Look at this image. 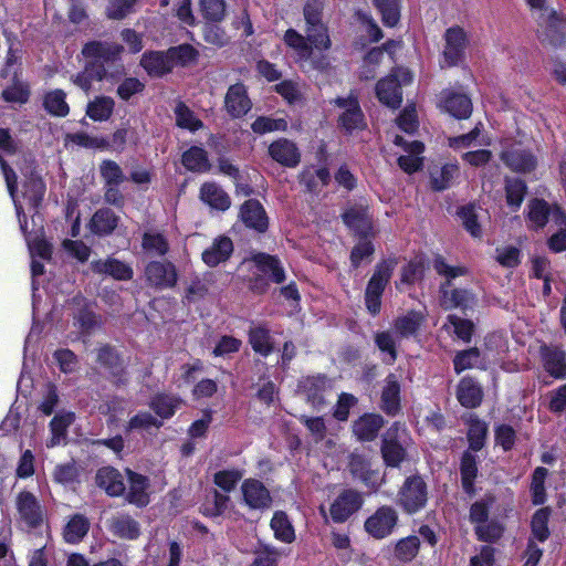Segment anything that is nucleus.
<instances>
[{"label":"nucleus","instance_id":"9d476101","mask_svg":"<svg viewBox=\"0 0 566 566\" xmlns=\"http://www.w3.org/2000/svg\"><path fill=\"white\" fill-rule=\"evenodd\" d=\"M394 143L397 146L402 147L406 155H401L398 158L399 167L407 174H412L421 169L423 158L421 154L423 153L424 146L422 143L418 140L407 142L401 136H396Z\"/></svg>","mask_w":566,"mask_h":566},{"label":"nucleus","instance_id":"473e14b6","mask_svg":"<svg viewBox=\"0 0 566 566\" xmlns=\"http://www.w3.org/2000/svg\"><path fill=\"white\" fill-rule=\"evenodd\" d=\"M200 198L211 208L222 211L227 210L231 203L229 196L213 182L202 185L200 189Z\"/></svg>","mask_w":566,"mask_h":566},{"label":"nucleus","instance_id":"3c124183","mask_svg":"<svg viewBox=\"0 0 566 566\" xmlns=\"http://www.w3.org/2000/svg\"><path fill=\"white\" fill-rule=\"evenodd\" d=\"M505 190L507 205L514 210L518 209L526 193L524 181L517 178L507 179Z\"/></svg>","mask_w":566,"mask_h":566},{"label":"nucleus","instance_id":"e2e57ef3","mask_svg":"<svg viewBox=\"0 0 566 566\" xmlns=\"http://www.w3.org/2000/svg\"><path fill=\"white\" fill-rule=\"evenodd\" d=\"M419 538L417 536H408L400 539L396 545V556L403 562L411 560L418 553Z\"/></svg>","mask_w":566,"mask_h":566},{"label":"nucleus","instance_id":"6e6d98bb","mask_svg":"<svg viewBox=\"0 0 566 566\" xmlns=\"http://www.w3.org/2000/svg\"><path fill=\"white\" fill-rule=\"evenodd\" d=\"M202 17L211 22H220L226 15L224 0H200Z\"/></svg>","mask_w":566,"mask_h":566},{"label":"nucleus","instance_id":"ddd939ff","mask_svg":"<svg viewBox=\"0 0 566 566\" xmlns=\"http://www.w3.org/2000/svg\"><path fill=\"white\" fill-rule=\"evenodd\" d=\"M345 224L361 237L373 234V221L368 213V208L363 205L349 207L343 213Z\"/></svg>","mask_w":566,"mask_h":566},{"label":"nucleus","instance_id":"aec40b11","mask_svg":"<svg viewBox=\"0 0 566 566\" xmlns=\"http://www.w3.org/2000/svg\"><path fill=\"white\" fill-rule=\"evenodd\" d=\"M545 370L555 378H566V353L558 347L544 346L541 349Z\"/></svg>","mask_w":566,"mask_h":566},{"label":"nucleus","instance_id":"5701e85b","mask_svg":"<svg viewBox=\"0 0 566 566\" xmlns=\"http://www.w3.org/2000/svg\"><path fill=\"white\" fill-rule=\"evenodd\" d=\"M398 430V427L390 428L386 432L382 441V458L385 462L390 467H398L406 455L405 449L396 440Z\"/></svg>","mask_w":566,"mask_h":566},{"label":"nucleus","instance_id":"2eb2a0df","mask_svg":"<svg viewBox=\"0 0 566 566\" xmlns=\"http://www.w3.org/2000/svg\"><path fill=\"white\" fill-rule=\"evenodd\" d=\"M241 492L245 504L251 509H265L271 504L270 492L259 480H245L241 485Z\"/></svg>","mask_w":566,"mask_h":566},{"label":"nucleus","instance_id":"1a4fd4ad","mask_svg":"<svg viewBox=\"0 0 566 566\" xmlns=\"http://www.w3.org/2000/svg\"><path fill=\"white\" fill-rule=\"evenodd\" d=\"M334 103L343 109L339 115V124L346 132L353 133L365 128L364 115L355 96L338 97Z\"/></svg>","mask_w":566,"mask_h":566},{"label":"nucleus","instance_id":"e433bc0d","mask_svg":"<svg viewBox=\"0 0 566 566\" xmlns=\"http://www.w3.org/2000/svg\"><path fill=\"white\" fill-rule=\"evenodd\" d=\"M458 166L452 164L432 168L430 172L432 188L436 190L447 189L458 176Z\"/></svg>","mask_w":566,"mask_h":566},{"label":"nucleus","instance_id":"58836bf2","mask_svg":"<svg viewBox=\"0 0 566 566\" xmlns=\"http://www.w3.org/2000/svg\"><path fill=\"white\" fill-rule=\"evenodd\" d=\"M271 528L279 541L292 543L295 538L294 528L284 512L274 513L271 520Z\"/></svg>","mask_w":566,"mask_h":566},{"label":"nucleus","instance_id":"b1692460","mask_svg":"<svg viewBox=\"0 0 566 566\" xmlns=\"http://www.w3.org/2000/svg\"><path fill=\"white\" fill-rule=\"evenodd\" d=\"M233 251V244L230 238L219 237L212 244L202 252V260L209 266H216L228 260Z\"/></svg>","mask_w":566,"mask_h":566},{"label":"nucleus","instance_id":"ea45409f","mask_svg":"<svg viewBox=\"0 0 566 566\" xmlns=\"http://www.w3.org/2000/svg\"><path fill=\"white\" fill-rule=\"evenodd\" d=\"M442 303L447 308H469L476 304V297L467 290L444 291Z\"/></svg>","mask_w":566,"mask_h":566},{"label":"nucleus","instance_id":"6e6552de","mask_svg":"<svg viewBox=\"0 0 566 566\" xmlns=\"http://www.w3.org/2000/svg\"><path fill=\"white\" fill-rule=\"evenodd\" d=\"M398 522L397 512L389 506L379 507L365 522L366 532L376 539L389 536Z\"/></svg>","mask_w":566,"mask_h":566},{"label":"nucleus","instance_id":"423d86ee","mask_svg":"<svg viewBox=\"0 0 566 566\" xmlns=\"http://www.w3.org/2000/svg\"><path fill=\"white\" fill-rule=\"evenodd\" d=\"M548 219L556 224H564L566 216L556 206L551 207L543 199H533L527 205V223L530 228H543Z\"/></svg>","mask_w":566,"mask_h":566},{"label":"nucleus","instance_id":"bb28decb","mask_svg":"<svg viewBox=\"0 0 566 566\" xmlns=\"http://www.w3.org/2000/svg\"><path fill=\"white\" fill-rule=\"evenodd\" d=\"M129 488L126 494V499L129 503L137 506H145L149 502V495L147 492L148 481L145 476L127 470Z\"/></svg>","mask_w":566,"mask_h":566},{"label":"nucleus","instance_id":"f704fd0d","mask_svg":"<svg viewBox=\"0 0 566 566\" xmlns=\"http://www.w3.org/2000/svg\"><path fill=\"white\" fill-rule=\"evenodd\" d=\"M283 40L284 43L296 53L300 60H312V46L307 43L306 36L294 29H289L286 30Z\"/></svg>","mask_w":566,"mask_h":566},{"label":"nucleus","instance_id":"393cba45","mask_svg":"<svg viewBox=\"0 0 566 566\" xmlns=\"http://www.w3.org/2000/svg\"><path fill=\"white\" fill-rule=\"evenodd\" d=\"M119 217L108 208L97 210L91 218L90 230L97 235H108L118 226Z\"/></svg>","mask_w":566,"mask_h":566},{"label":"nucleus","instance_id":"7ed1b4c3","mask_svg":"<svg viewBox=\"0 0 566 566\" xmlns=\"http://www.w3.org/2000/svg\"><path fill=\"white\" fill-rule=\"evenodd\" d=\"M412 81L411 73L403 67H398L391 75L382 78L376 86L378 99L392 108H397L402 102L401 87L410 84Z\"/></svg>","mask_w":566,"mask_h":566},{"label":"nucleus","instance_id":"a878e982","mask_svg":"<svg viewBox=\"0 0 566 566\" xmlns=\"http://www.w3.org/2000/svg\"><path fill=\"white\" fill-rule=\"evenodd\" d=\"M396 266V261L386 260L376 266V270L368 282L366 294L374 296H381L385 286L389 282L392 271Z\"/></svg>","mask_w":566,"mask_h":566},{"label":"nucleus","instance_id":"338daca9","mask_svg":"<svg viewBox=\"0 0 566 566\" xmlns=\"http://www.w3.org/2000/svg\"><path fill=\"white\" fill-rule=\"evenodd\" d=\"M241 479L239 470H223L214 474V483L226 492L232 491Z\"/></svg>","mask_w":566,"mask_h":566},{"label":"nucleus","instance_id":"4468645a","mask_svg":"<svg viewBox=\"0 0 566 566\" xmlns=\"http://www.w3.org/2000/svg\"><path fill=\"white\" fill-rule=\"evenodd\" d=\"M444 39V64L448 66L455 65L461 59L463 51L465 49L467 35L461 28L453 27L447 30Z\"/></svg>","mask_w":566,"mask_h":566},{"label":"nucleus","instance_id":"f03ea898","mask_svg":"<svg viewBox=\"0 0 566 566\" xmlns=\"http://www.w3.org/2000/svg\"><path fill=\"white\" fill-rule=\"evenodd\" d=\"M196 50L189 44L174 46L166 52L151 51L143 54L140 65L150 76H163L175 66L195 61Z\"/></svg>","mask_w":566,"mask_h":566},{"label":"nucleus","instance_id":"f257e3e1","mask_svg":"<svg viewBox=\"0 0 566 566\" xmlns=\"http://www.w3.org/2000/svg\"><path fill=\"white\" fill-rule=\"evenodd\" d=\"M124 48L116 43L93 41L86 43L82 50V54L87 60L85 70L77 74L73 82L84 92H88L92 86V80L101 81L105 75L104 62H108L117 57Z\"/></svg>","mask_w":566,"mask_h":566},{"label":"nucleus","instance_id":"774afa93","mask_svg":"<svg viewBox=\"0 0 566 566\" xmlns=\"http://www.w3.org/2000/svg\"><path fill=\"white\" fill-rule=\"evenodd\" d=\"M2 97L8 103L24 104L29 99L28 86L24 83L17 81L12 86L2 91Z\"/></svg>","mask_w":566,"mask_h":566},{"label":"nucleus","instance_id":"72a5a7b5","mask_svg":"<svg viewBox=\"0 0 566 566\" xmlns=\"http://www.w3.org/2000/svg\"><path fill=\"white\" fill-rule=\"evenodd\" d=\"M74 421L73 412H61L57 413L50 422L52 437L48 441L49 448L60 444L66 437L67 428Z\"/></svg>","mask_w":566,"mask_h":566},{"label":"nucleus","instance_id":"2f4dec72","mask_svg":"<svg viewBox=\"0 0 566 566\" xmlns=\"http://www.w3.org/2000/svg\"><path fill=\"white\" fill-rule=\"evenodd\" d=\"M305 33L307 43L312 46V53H314V51L323 52L331 49L332 40L328 29L323 22L311 25L306 24Z\"/></svg>","mask_w":566,"mask_h":566},{"label":"nucleus","instance_id":"c03bdc74","mask_svg":"<svg viewBox=\"0 0 566 566\" xmlns=\"http://www.w3.org/2000/svg\"><path fill=\"white\" fill-rule=\"evenodd\" d=\"M249 342L254 352L268 356L273 350L269 331L264 327L256 326L250 329Z\"/></svg>","mask_w":566,"mask_h":566},{"label":"nucleus","instance_id":"13d9d810","mask_svg":"<svg viewBox=\"0 0 566 566\" xmlns=\"http://www.w3.org/2000/svg\"><path fill=\"white\" fill-rule=\"evenodd\" d=\"M112 530L120 537L134 539L139 535L138 524L129 516H119L112 522Z\"/></svg>","mask_w":566,"mask_h":566},{"label":"nucleus","instance_id":"8fccbe9b","mask_svg":"<svg viewBox=\"0 0 566 566\" xmlns=\"http://www.w3.org/2000/svg\"><path fill=\"white\" fill-rule=\"evenodd\" d=\"M179 406L178 398L167 395H157L150 402V408L161 418L171 417Z\"/></svg>","mask_w":566,"mask_h":566},{"label":"nucleus","instance_id":"864d4df0","mask_svg":"<svg viewBox=\"0 0 566 566\" xmlns=\"http://www.w3.org/2000/svg\"><path fill=\"white\" fill-rule=\"evenodd\" d=\"M184 166L192 171H203L208 168L206 151L200 147H191L182 155Z\"/></svg>","mask_w":566,"mask_h":566},{"label":"nucleus","instance_id":"c85d7f7f","mask_svg":"<svg viewBox=\"0 0 566 566\" xmlns=\"http://www.w3.org/2000/svg\"><path fill=\"white\" fill-rule=\"evenodd\" d=\"M446 112L455 118H468L472 113L471 99L461 93H447L442 101Z\"/></svg>","mask_w":566,"mask_h":566},{"label":"nucleus","instance_id":"a18cd8bd","mask_svg":"<svg viewBox=\"0 0 566 566\" xmlns=\"http://www.w3.org/2000/svg\"><path fill=\"white\" fill-rule=\"evenodd\" d=\"M329 172L325 168H308L301 174V182L311 192H316L321 187L327 185Z\"/></svg>","mask_w":566,"mask_h":566},{"label":"nucleus","instance_id":"20e7f679","mask_svg":"<svg viewBox=\"0 0 566 566\" xmlns=\"http://www.w3.org/2000/svg\"><path fill=\"white\" fill-rule=\"evenodd\" d=\"M14 507L19 522L29 528H36L44 522L45 509L30 491H20L14 497Z\"/></svg>","mask_w":566,"mask_h":566},{"label":"nucleus","instance_id":"9b49d317","mask_svg":"<svg viewBox=\"0 0 566 566\" xmlns=\"http://www.w3.org/2000/svg\"><path fill=\"white\" fill-rule=\"evenodd\" d=\"M363 504L360 494L353 490L342 492L331 505V516L334 522L343 523L357 512Z\"/></svg>","mask_w":566,"mask_h":566},{"label":"nucleus","instance_id":"6ab92c4d","mask_svg":"<svg viewBox=\"0 0 566 566\" xmlns=\"http://www.w3.org/2000/svg\"><path fill=\"white\" fill-rule=\"evenodd\" d=\"M91 268L95 273L106 274L118 281H128L134 274L130 265L114 258L93 261Z\"/></svg>","mask_w":566,"mask_h":566},{"label":"nucleus","instance_id":"69168bd1","mask_svg":"<svg viewBox=\"0 0 566 566\" xmlns=\"http://www.w3.org/2000/svg\"><path fill=\"white\" fill-rule=\"evenodd\" d=\"M137 0H111L106 14L109 19L122 20L133 11Z\"/></svg>","mask_w":566,"mask_h":566},{"label":"nucleus","instance_id":"0e129e2a","mask_svg":"<svg viewBox=\"0 0 566 566\" xmlns=\"http://www.w3.org/2000/svg\"><path fill=\"white\" fill-rule=\"evenodd\" d=\"M488 427L481 420H472L468 431L470 448L474 451L482 449L486 437Z\"/></svg>","mask_w":566,"mask_h":566},{"label":"nucleus","instance_id":"c9c22d12","mask_svg":"<svg viewBox=\"0 0 566 566\" xmlns=\"http://www.w3.org/2000/svg\"><path fill=\"white\" fill-rule=\"evenodd\" d=\"M90 528V522L83 515H74L64 528V539L67 543L75 544L83 539Z\"/></svg>","mask_w":566,"mask_h":566},{"label":"nucleus","instance_id":"412c9836","mask_svg":"<svg viewBox=\"0 0 566 566\" xmlns=\"http://www.w3.org/2000/svg\"><path fill=\"white\" fill-rule=\"evenodd\" d=\"M240 218L247 227L259 232H263L268 228L265 211L256 200H248L242 205Z\"/></svg>","mask_w":566,"mask_h":566},{"label":"nucleus","instance_id":"a19ab883","mask_svg":"<svg viewBox=\"0 0 566 566\" xmlns=\"http://www.w3.org/2000/svg\"><path fill=\"white\" fill-rule=\"evenodd\" d=\"M114 109V101L111 97H97L87 105V116L96 122L107 120Z\"/></svg>","mask_w":566,"mask_h":566},{"label":"nucleus","instance_id":"49530a36","mask_svg":"<svg viewBox=\"0 0 566 566\" xmlns=\"http://www.w3.org/2000/svg\"><path fill=\"white\" fill-rule=\"evenodd\" d=\"M375 7L381 14V20L387 27H395L400 19L399 0H374Z\"/></svg>","mask_w":566,"mask_h":566},{"label":"nucleus","instance_id":"f3484780","mask_svg":"<svg viewBox=\"0 0 566 566\" xmlns=\"http://www.w3.org/2000/svg\"><path fill=\"white\" fill-rule=\"evenodd\" d=\"M269 155L273 160L286 167L297 166L301 159L296 145L285 138L272 143L269 146Z\"/></svg>","mask_w":566,"mask_h":566},{"label":"nucleus","instance_id":"7c9ffc66","mask_svg":"<svg viewBox=\"0 0 566 566\" xmlns=\"http://www.w3.org/2000/svg\"><path fill=\"white\" fill-rule=\"evenodd\" d=\"M400 407V385L394 374L387 376L381 394V408L389 415H395Z\"/></svg>","mask_w":566,"mask_h":566},{"label":"nucleus","instance_id":"4d7b16f0","mask_svg":"<svg viewBox=\"0 0 566 566\" xmlns=\"http://www.w3.org/2000/svg\"><path fill=\"white\" fill-rule=\"evenodd\" d=\"M99 172L106 186H118L125 180L122 168L114 160H104L99 166Z\"/></svg>","mask_w":566,"mask_h":566},{"label":"nucleus","instance_id":"680f3d73","mask_svg":"<svg viewBox=\"0 0 566 566\" xmlns=\"http://www.w3.org/2000/svg\"><path fill=\"white\" fill-rule=\"evenodd\" d=\"M67 139L85 148L92 149H106L109 147V143L104 137L91 136L86 133H75L67 136Z\"/></svg>","mask_w":566,"mask_h":566},{"label":"nucleus","instance_id":"79ce46f5","mask_svg":"<svg viewBox=\"0 0 566 566\" xmlns=\"http://www.w3.org/2000/svg\"><path fill=\"white\" fill-rule=\"evenodd\" d=\"M480 350L478 348H470L468 350L460 352L453 359L454 370L457 374L462 373L465 369L478 367L486 368V365L480 360Z\"/></svg>","mask_w":566,"mask_h":566},{"label":"nucleus","instance_id":"f8f14e48","mask_svg":"<svg viewBox=\"0 0 566 566\" xmlns=\"http://www.w3.org/2000/svg\"><path fill=\"white\" fill-rule=\"evenodd\" d=\"M224 107L227 113L235 118L244 116L251 109L252 103L243 84L237 83L228 88Z\"/></svg>","mask_w":566,"mask_h":566},{"label":"nucleus","instance_id":"dca6fc26","mask_svg":"<svg viewBox=\"0 0 566 566\" xmlns=\"http://www.w3.org/2000/svg\"><path fill=\"white\" fill-rule=\"evenodd\" d=\"M145 273L149 284L157 287H172L177 282L175 266L169 262H150Z\"/></svg>","mask_w":566,"mask_h":566},{"label":"nucleus","instance_id":"bf43d9fd","mask_svg":"<svg viewBox=\"0 0 566 566\" xmlns=\"http://www.w3.org/2000/svg\"><path fill=\"white\" fill-rule=\"evenodd\" d=\"M177 125L189 130H197L202 127V123L193 113L184 104H177L175 108Z\"/></svg>","mask_w":566,"mask_h":566},{"label":"nucleus","instance_id":"cd10ccee","mask_svg":"<svg viewBox=\"0 0 566 566\" xmlns=\"http://www.w3.org/2000/svg\"><path fill=\"white\" fill-rule=\"evenodd\" d=\"M483 392L481 387L472 379L464 377L457 388V398L465 408H475L482 401Z\"/></svg>","mask_w":566,"mask_h":566},{"label":"nucleus","instance_id":"5fc2aeb1","mask_svg":"<svg viewBox=\"0 0 566 566\" xmlns=\"http://www.w3.org/2000/svg\"><path fill=\"white\" fill-rule=\"evenodd\" d=\"M327 387V379L325 377L308 378L304 382V389L307 392V399L312 402L313 407L318 408L324 403L321 392Z\"/></svg>","mask_w":566,"mask_h":566},{"label":"nucleus","instance_id":"c756f323","mask_svg":"<svg viewBox=\"0 0 566 566\" xmlns=\"http://www.w3.org/2000/svg\"><path fill=\"white\" fill-rule=\"evenodd\" d=\"M384 424L379 415H364L353 424V431L359 440L371 441Z\"/></svg>","mask_w":566,"mask_h":566},{"label":"nucleus","instance_id":"de8ad7c7","mask_svg":"<svg viewBox=\"0 0 566 566\" xmlns=\"http://www.w3.org/2000/svg\"><path fill=\"white\" fill-rule=\"evenodd\" d=\"M254 260L264 273L271 275L274 282L281 283L284 281V270L282 269L277 259L264 253H260L254 256Z\"/></svg>","mask_w":566,"mask_h":566},{"label":"nucleus","instance_id":"39448f33","mask_svg":"<svg viewBox=\"0 0 566 566\" xmlns=\"http://www.w3.org/2000/svg\"><path fill=\"white\" fill-rule=\"evenodd\" d=\"M538 38L552 45H559L566 40V19L554 9H544L538 17Z\"/></svg>","mask_w":566,"mask_h":566},{"label":"nucleus","instance_id":"0eeeda50","mask_svg":"<svg viewBox=\"0 0 566 566\" xmlns=\"http://www.w3.org/2000/svg\"><path fill=\"white\" fill-rule=\"evenodd\" d=\"M427 502V486L420 476L406 480L399 493L400 505L409 513H415Z\"/></svg>","mask_w":566,"mask_h":566},{"label":"nucleus","instance_id":"052dcab7","mask_svg":"<svg viewBox=\"0 0 566 566\" xmlns=\"http://www.w3.org/2000/svg\"><path fill=\"white\" fill-rule=\"evenodd\" d=\"M549 510L547 507L539 509L536 511L532 518V533L533 536L536 537L538 541L544 542L548 535V518H549Z\"/></svg>","mask_w":566,"mask_h":566},{"label":"nucleus","instance_id":"4be33fe9","mask_svg":"<svg viewBox=\"0 0 566 566\" xmlns=\"http://www.w3.org/2000/svg\"><path fill=\"white\" fill-rule=\"evenodd\" d=\"M95 480L96 484L111 496H119L125 491L123 476L114 468L105 467L99 469Z\"/></svg>","mask_w":566,"mask_h":566},{"label":"nucleus","instance_id":"4c0bfd02","mask_svg":"<svg viewBox=\"0 0 566 566\" xmlns=\"http://www.w3.org/2000/svg\"><path fill=\"white\" fill-rule=\"evenodd\" d=\"M424 317L419 312H409L395 322V331L402 337L415 335L422 325Z\"/></svg>","mask_w":566,"mask_h":566},{"label":"nucleus","instance_id":"603ef678","mask_svg":"<svg viewBox=\"0 0 566 566\" xmlns=\"http://www.w3.org/2000/svg\"><path fill=\"white\" fill-rule=\"evenodd\" d=\"M478 468H476V459L470 453L465 452L461 460V478L463 489L471 493L473 491V481L476 476Z\"/></svg>","mask_w":566,"mask_h":566},{"label":"nucleus","instance_id":"09e8293b","mask_svg":"<svg viewBox=\"0 0 566 566\" xmlns=\"http://www.w3.org/2000/svg\"><path fill=\"white\" fill-rule=\"evenodd\" d=\"M481 214L482 210H478L474 207H463L460 210V217L464 228L474 238H480L482 235V228L480 224V219L482 218Z\"/></svg>","mask_w":566,"mask_h":566},{"label":"nucleus","instance_id":"a211bd4d","mask_svg":"<svg viewBox=\"0 0 566 566\" xmlns=\"http://www.w3.org/2000/svg\"><path fill=\"white\" fill-rule=\"evenodd\" d=\"M501 159L510 169L517 172L531 171L536 166L534 156L520 146H512L502 151Z\"/></svg>","mask_w":566,"mask_h":566},{"label":"nucleus","instance_id":"37998d69","mask_svg":"<svg viewBox=\"0 0 566 566\" xmlns=\"http://www.w3.org/2000/svg\"><path fill=\"white\" fill-rule=\"evenodd\" d=\"M44 108L54 116H66L70 112L65 101V93L62 90H54L44 96Z\"/></svg>","mask_w":566,"mask_h":566}]
</instances>
